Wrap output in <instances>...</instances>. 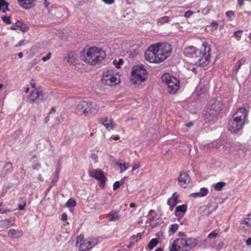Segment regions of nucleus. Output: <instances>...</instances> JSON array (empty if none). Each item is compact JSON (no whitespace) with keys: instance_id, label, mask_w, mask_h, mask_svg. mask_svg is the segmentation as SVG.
I'll return each instance as SVG.
<instances>
[{"instance_id":"4468645a","label":"nucleus","mask_w":251,"mask_h":251,"mask_svg":"<svg viewBox=\"0 0 251 251\" xmlns=\"http://www.w3.org/2000/svg\"><path fill=\"white\" fill-rule=\"evenodd\" d=\"M178 181L181 186L186 188L185 185L190 182V177L187 173L181 172L178 178Z\"/></svg>"},{"instance_id":"b1692460","label":"nucleus","mask_w":251,"mask_h":251,"mask_svg":"<svg viewBox=\"0 0 251 251\" xmlns=\"http://www.w3.org/2000/svg\"><path fill=\"white\" fill-rule=\"evenodd\" d=\"M189 250L195 247L198 244V240L195 238H188L186 239Z\"/></svg>"},{"instance_id":"a211bd4d","label":"nucleus","mask_w":251,"mask_h":251,"mask_svg":"<svg viewBox=\"0 0 251 251\" xmlns=\"http://www.w3.org/2000/svg\"><path fill=\"white\" fill-rule=\"evenodd\" d=\"M15 218H10L8 219L0 221V226L3 228H7L15 224Z\"/></svg>"},{"instance_id":"a19ab883","label":"nucleus","mask_w":251,"mask_h":251,"mask_svg":"<svg viewBox=\"0 0 251 251\" xmlns=\"http://www.w3.org/2000/svg\"><path fill=\"white\" fill-rule=\"evenodd\" d=\"M218 236V233L215 232L214 231L210 232L208 235V238L210 239H215Z\"/></svg>"},{"instance_id":"0e129e2a","label":"nucleus","mask_w":251,"mask_h":251,"mask_svg":"<svg viewBox=\"0 0 251 251\" xmlns=\"http://www.w3.org/2000/svg\"><path fill=\"white\" fill-rule=\"evenodd\" d=\"M18 55L19 56V58H21L23 57V54L22 52H20L18 53Z\"/></svg>"},{"instance_id":"13d9d810","label":"nucleus","mask_w":251,"mask_h":251,"mask_svg":"<svg viewBox=\"0 0 251 251\" xmlns=\"http://www.w3.org/2000/svg\"><path fill=\"white\" fill-rule=\"evenodd\" d=\"M91 156V158L93 159H96L98 158V155L95 153L92 154Z\"/></svg>"},{"instance_id":"c9c22d12","label":"nucleus","mask_w":251,"mask_h":251,"mask_svg":"<svg viewBox=\"0 0 251 251\" xmlns=\"http://www.w3.org/2000/svg\"><path fill=\"white\" fill-rule=\"evenodd\" d=\"M178 226L176 224H173L171 226L170 228V231L172 233H175L178 229Z\"/></svg>"},{"instance_id":"aec40b11","label":"nucleus","mask_w":251,"mask_h":251,"mask_svg":"<svg viewBox=\"0 0 251 251\" xmlns=\"http://www.w3.org/2000/svg\"><path fill=\"white\" fill-rule=\"evenodd\" d=\"M208 192L209 191L208 189L205 187H202L200 189L199 192L192 193L190 195V197L193 198L203 197L207 195Z\"/></svg>"},{"instance_id":"ea45409f","label":"nucleus","mask_w":251,"mask_h":251,"mask_svg":"<svg viewBox=\"0 0 251 251\" xmlns=\"http://www.w3.org/2000/svg\"><path fill=\"white\" fill-rule=\"evenodd\" d=\"M113 63L117 68H120L121 65L123 63V59H120L117 62H116V60H114Z\"/></svg>"},{"instance_id":"de8ad7c7","label":"nucleus","mask_w":251,"mask_h":251,"mask_svg":"<svg viewBox=\"0 0 251 251\" xmlns=\"http://www.w3.org/2000/svg\"><path fill=\"white\" fill-rule=\"evenodd\" d=\"M141 167V165L139 163L134 164L132 166V171H134Z\"/></svg>"},{"instance_id":"412c9836","label":"nucleus","mask_w":251,"mask_h":251,"mask_svg":"<svg viewBox=\"0 0 251 251\" xmlns=\"http://www.w3.org/2000/svg\"><path fill=\"white\" fill-rule=\"evenodd\" d=\"M8 235L13 238H20L22 236L23 233L21 230L10 229L8 231Z\"/></svg>"},{"instance_id":"c756f323","label":"nucleus","mask_w":251,"mask_h":251,"mask_svg":"<svg viewBox=\"0 0 251 251\" xmlns=\"http://www.w3.org/2000/svg\"><path fill=\"white\" fill-rule=\"evenodd\" d=\"M187 210V206L185 204L177 206L176 208V212L185 213Z\"/></svg>"},{"instance_id":"69168bd1","label":"nucleus","mask_w":251,"mask_h":251,"mask_svg":"<svg viewBox=\"0 0 251 251\" xmlns=\"http://www.w3.org/2000/svg\"><path fill=\"white\" fill-rule=\"evenodd\" d=\"M130 207L131 208H134V207H135V204L134 203H131L130 204Z\"/></svg>"},{"instance_id":"864d4df0","label":"nucleus","mask_w":251,"mask_h":251,"mask_svg":"<svg viewBox=\"0 0 251 251\" xmlns=\"http://www.w3.org/2000/svg\"><path fill=\"white\" fill-rule=\"evenodd\" d=\"M210 8H204L202 10V12L204 14H207L209 12Z\"/></svg>"},{"instance_id":"bf43d9fd","label":"nucleus","mask_w":251,"mask_h":251,"mask_svg":"<svg viewBox=\"0 0 251 251\" xmlns=\"http://www.w3.org/2000/svg\"><path fill=\"white\" fill-rule=\"evenodd\" d=\"M193 125V123L192 122H190L189 123H188L187 124H186V126L188 127L192 126Z\"/></svg>"},{"instance_id":"f03ea898","label":"nucleus","mask_w":251,"mask_h":251,"mask_svg":"<svg viewBox=\"0 0 251 251\" xmlns=\"http://www.w3.org/2000/svg\"><path fill=\"white\" fill-rule=\"evenodd\" d=\"M211 49L207 42L202 44V49L198 50L196 47L191 46L185 49V53L190 55L194 59L195 63L200 66H207L210 58Z\"/></svg>"},{"instance_id":"f8f14e48","label":"nucleus","mask_w":251,"mask_h":251,"mask_svg":"<svg viewBox=\"0 0 251 251\" xmlns=\"http://www.w3.org/2000/svg\"><path fill=\"white\" fill-rule=\"evenodd\" d=\"M224 107V103L222 99L221 98H217L211 102L210 109L217 115L218 113L222 110Z\"/></svg>"},{"instance_id":"a878e982","label":"nucleus","mask_w":251,"mask_h":251,"mask_svg":"<svg viewBox=\"0 0 251 251\" xmlns=\"http://www.w3.org/2000/svg\"><path fill=\"white\" fill-rule=\"evenodd\" d=\"M109 219L110 222L117 221L119 219V216L118 213L114 210H112L109 214Z\"/></svg>"},{"instance_id":"7ed1b4c3","label":"nucleus","mask_w":251,"mask_h":251,"mask_svg":"<svg viewBox=\"0 0 251 251\" xmlns=\"http://www.w3.org/2000/svg\"><path fill=\"white\" fill-rule=\"evenodd\" d=\"M106 56L105 52L100 48H89L86 53L80 56V59L86 63L95 65L101 62Z\"/></svg>"},{"instance_id":"37998d69","label":"nucleus","mask_w":251,"mask_h":251,"mask_svg":"<svg viewBox=\"0 0 251 251\" xmlns=\"http://www.w3.org/2000/svg\"><path fill=\"white\" fill-rule=\"evenodd\" d=\"M120 186V182L118 181H117L114 182L113 185V190H117Z\"/></svg>"},{"instance_id":"3c124183","label":"nucleus","mask_w":251,"mask_h":251,"mask_svg":"<svg viewBox=\"0 0 251 251\" xmlns=\"http://www.w3.org/2000/svg\"><path fill=\"white\" fill-rule=\"evenodd\" d=\"M105 3L108 4H113L114 2V0H102Z\"/></svg>"},{"instance_id":"20e7f679","label":"nucleus","mask_w":251,"mask_h":251,"mask_svg":"<svg viewBox=\"0 0 251 251\" xmlns=\"http://www.w3.org/2000/svg\"><path fill=\"white\" fill-rule=\"evenodd\" d=\"M248 112L245 108H239L233 118L228 122V130L231 133H236L241 129L244 125L246 119L247 118Z\"/></svg>"},{"instance_id":"6ab92c4d","label":"nucleus","mask_w":251,"mask_h":251,"mask_svg":"<svg viewBox=\"0 0 251 251\" xmlns=\"http://www.w3.org/2000/svg\"><path fill=\"white\" fill-rule=\"evenodd\" d=\"M99 122L108 130H112L115 127L114 125L112 124L113 121L111 119L101 118L99 120Z\"/></svg>"},{"instance_id":"dca6fc26","label":"nucleus","mask_w":251,"mask_h":251,"mask_svg":"<svg viewBox=\"0 0 251 251\" xmlns=\"http://www.w3.org/2000/svg\"><path fill=\"white\" fill-rule=\"evenodd\" d=\"M177 245V248L179 251H188L189 248H188V245L186 239L179 238L175 240Z\"/></svg>"},{"instance_id":"72a5a7b5","label":"nucleus","mask_w":251,"mask_h":251,"mask_svg":"<svg viewBox=\"0 0 251 251\" xmlns=\"http://www.w3.org/2000/svg\"><path fill=\"white\" fill-rule=\"evenodd\" d=\"M243 31L242 30H239L235 31L233 34V36L237 40H239L241 37V35Z\"/></svg>"},{"instance_id":"09e8293b","label":"nucleus","mask_w":251,"mask_h":251,"mask_svg":"<svg viewBox=\"0 0 251 251\" xmlns=\"http://www.w3.org/2000/svg\"><path fill=\"white\" fill-rule=\"evenodd\" d=\"M226 16L228 18H231L234 15V13L232 11H228L226 13Z\"/></svg>"},{"instance_id":"e2e57ef3","label":"nucleus","mask_w":251,"mask_h":251,"mask_svg":"<svg viewBox=\"0 0 251 251\" xmlns=\"http://www.w3.org/2000/svg\"><path fill=\"white\" fill-rule=\"evenodd\" d=\"M44 3H45V4L46 8H48V5L49 4V3L48 2L47 0H44Z\"/></svg>"},{"instance_id":"5fc2aeb1","label":"nucleus","mask_w":251,"mask_h":251,"mask_svg":"<svg viewBox=\"0 0 251 251\" xmlns=\"http://www.w3.org/2000/svg\"><path fill=\"white\" fill-rule=\"evenodd\" d=\"M34 81V79H32L31 80V82H30V85H31L32 87L33 88H34V89H36L35 88L36 85Z\"/></svg>"},{"instance_id":"423d86ee","label":"nucleus","mask_w":251,"mask_h":251,"mask_svg":"<svg viewBox=\"0 0 251 251\" xmlns=\"http://www.w3.org/2000/svg\"><path fill=\"white\" fill-rule=\"evenodd\" d=\"M147 78V70L142 65L135 66L132 68L130 80L134 84H139Z\"/></svg>"},{"instance_id":"8fccbe9b","label":"nucleus","mask_w":251,"mask_h":251,"mask_svg":"<svg viewBox=\"0 0 251 251\" xmlns=\"http://www.w3.org/2000/svg\"><path fill=\"white\" fill-rule=\"evenodd\" d=\"M67 220V215L66 213H63L61 215V220L65 221Z\"/></svg>"},{"instance_id":"5701e85b","label":"nucleus","mask_w":251,"mask_h":251,"mask_svg":"<svg viewBox=\"0 0 251 251\" xmlns=\"http://www.w3.org/2000/svg\"><path fill=\"white\" fill-rule=\"evenodd\" d=\"M12 171V165L10 162L7 163L3 167L2 172L1 176L3 177L6 175L10 174Z\"/></svg>"},{"instance_id":"58836bf2","label":"nucleus","mask_w":251,"mask_h":251,"mask_svg":"<svg viewBox=\"0 0 251 251\" xmlns=\"http://www.w3.org/2000/svg\"><path fill=\"white\" fill-rule=\"evenodd\" d=\"M169 251H179L177 248V245H176V242L175 240L170 249Z\"/></svg>"},{"instance_id":"774afa93","label":"nucleus","mask_w":251,"mask_h":251,"mask_svg":"<svg viewBox=\"0 0 251 251\" xmlns=\"http://www.w3.org/2000/svg\"><path fill=\"white\" fill-rule=\"evenodd\" d=\"M248 95L251 97V88L250 89V90L249 91L248 93Z\"/></svg>"},{"instance_id":"f704fd0d","label":"nucleus","mask_w":251,"mask_h":251,"mask_svg":"<svg viewBox=\"0 0 251 251\" xmlns=\"http://www.w3.org/2000/svg\"><path fill=\"white\" fill-rule=\"evenodd\" d=\"M178 195L176 192L174 193L171 198L173 201L174 205H176L178 203Z\"/></svg>"},{"instance_id":"338daca9","label":"nucleus","mask_w":251,"mask_h":251,"mask_svg":"<svg viewBox=\"0 0 251 251\" xmlns=\"http://www.w3.org/2000/svg\"><path fill=\"white\" fill-rule=\"evenodd\" d=\"M163 251V250H162V248H158L156 249L155 250V251Z\"/></svg>"},{"instance_id":"a18cd8bd","label":"nucleus","mask_w":251,"mask_h":251,"mask_svg":"<svg viewBox=\"0 0 251 251\" xmlns=\"http://www.w3.org/2000/svg\"><path fill=\"white\" fill-rule=\"evenodd\" d=\"M23 45H25V40H21L14 46V47L17 48L18 47H20L21 46H23Z\"/></svg>"},{"instance_id":"4c0bfd02","label":"nucleus","mask_w":251,"mask_h":251,"mask_svg":"<svg viewBox=\"0 0 251 251\" xmlns=\"http://www.w3.org/2000/svg\"><path fill=\"white\" fill-rule=\"evenodd\" d=\"M244 222L246 225L251 226V213L248 214V217L245 219Z\"/></svg>"},{"instance_id":"c85d7f7f","label":"nucleus","mask_w":251,"mask_h":251,"mask_svg":"<svg viewBox=\"0 0 251 251\" xmlns=\"http://www.w3.org/2000/svg\"><path fill=\"white\" fill-rule=\"evenodd\" d=\"M158 243V239L156 238H153L150 241L148 244V247L150 250H151L157 245Z\"/></svg>"},{"instance_id":"6e6d98bb","label":"nucleus","mask_w":251,"mask_h":251,"mask_svg":"<svg viewBox=\"0 0 251 251\" xmlns=\"http://www.w3.org/2000/svg\"><path fill=\"white\" fill-rule=\"evenodd\" d=\"M167 204L169 205H173V201L172 200V199L170 198H169L168 200V201H167Z\"/></svg>"},{"instance_id":"79ce46f5","label":"nucleus","mask_w":251,"mask_h":251,"mask_svg":"<svg viewBox=\"0 0 251 251\" xmlns=\"http://www.w3.org/2000/svg\"><path fill=\"white\" fill-rule=\"evenodd\" d=\"M2 20L7 24H10L11 23L10 17L3 16L2 17Z\"/></svg>"},{"instance_id":"e433bc0d","label":"nucleus","mask_w":251,"mask_h":251,"mask_svg":"<svg viewBox=\"0 0 251 251\" xmlns=\"http://www.w3.org/2000/svg\"><path fill=\"white\" fill-rule=\"evenodd\" d=\"M131 238L133 240H135L136 242H138L142 238V233H138L136 235H133L131 237Z\"/></svg>"},{"instance_id":"cd10ccee","label":"nucleus","mask_w":251,"mask_h":251,"mask_svg":"<svg viewBox=\"0 0 251 251\" xmlns=\"http://www.w3.org/2000/svg\"><path fill=\"white\" fill-rule=\"evenodd\" d=\"M226 185V183L224 182H219L213 185L215 191H221Z\"/></svg>"},{"instance_id":"9b49d317","label":"nucleus","mask_w":251,"mask_h":251,"mask_svg":"<svg viewBox=\"0 0 251 251\" xmlns=\"http://www.w3.org/2000/svg\"><path fill=\"white\" fill-rule=\"evenodd\" d=\"M38 100L41 102L44 101L43 93L40 89H35L31 92L27 98V101L30 103H33Z\"/></svg>"},{"instance_id":"1a4fd4ad","label":"nucleus","mask_w":251,"mask_h":251,"mask_svg":"<svg viewBox=\"0 0 251 251\" xmlns=\"http://www.w3.org/2000/svg\"><path fill=\"white\" fill-rule=\"evenodd\" d=\"M76 245L78 247L79 251H86L92 249L96 244L93 241L84 240L83 236L79 235L77 237Z\"/></svg>"},{"instance_id":"f257e3e1","label":"nucleus","mask_w":251,"mask_h":251,"mask_svg":"<svg viewBox=\"0 0 251 251\" xmlns=\"http://www.w3.org/2000/svg\"><path fill=\"white\" fill-rule=\"evenodd\" d=\"M171 44L163 42L150 46L145 52L146 60L150 62L159 63L164 61L171 55Z\"/></svg>"},{"instance_id":"603ef678","label":"nucleus","mask_w":251,"mask_h":251,"mask_svg":"<svg viewBox=\"0 0 251 251\" xmlns=\"http://www.w3.org/2000/svg\"><path fill=\"white\" fill-rule=\"evenodd\" d=\"M25 205H26L25 202L23 204H19L18 205V209L20 210H23L25 209Z\"/></svg>"},{"instance_id":"2eb2a0df","label":"nucleus","mask_w":251,"mask_h":251,"mask_svg":"<svg viewBox=\"0 0 251 251\" xmlns=\"http://www.w3.org/2000/svg\"><path fill=\"white\" fill-rule=\"evenodd\" d=\"M217 115L215 112L212 111L210 109H208L203 115L205 120L207 122H214L217 119Z\"/></svg>"},{"instance_id":"4be33fe9","label":"nucleus","mask_w":251,"mask_h":251,"mask_svg":"<svg viewBox=\"0 0 251 251\" xmlns=\"http://www.w3.org/2000/svg\"><path fill=\"white\" fill-rule=\"evenodd\" d=\"M67 58L68 62L71 65H75L76 64V54L75 52H70Z\"/></svg>"},{"instance_id":"393cba45","label":"nucleus","mask_w":251,"mask_h":251,"mask_svg":"<svg viewBox=\"0 0 251 251\" xmlns=\"http://www.w3.org/2000/svg\"><path fill=\"white\" fill-rule=\"evenodd\" d=\"M9 3L5 0H0V10L2 9L3 13L9 11Z\"/></svg>"},{"instance_id":"0eeeda50","label":"nucleus","mask_w":251,"mask_h":251,"mask_svg":"<svg viewBox=\"0 0 251 251\" xmlns=\"http://www.w3.org/2000/svg\"><path fill=\"white\" fill-rule=\"evenodd\" d=\"M161 79L162 82L168 86V91L169 93L175 94L179 88V80L168 74H164Z\"/></svg>"},{"instance_id":"680f3d73","label":"nucleus","mask_w":251,"mask_h":251,"mask_svg":"<svg viewBox=\"0 0 251 251\" xmlns=\"http://www.w3.org/2000/svg\"><path fill=\"white\" fill-rule=\"evenodd\" d=\"M211 25L213 26H218L217 22L216 21H213L212 22Z\"/></svg>"},{"instance_id":"c03bdc74","label":"nucleus","mask_w":251,"mask_h":251,"mask_svg":"<svg viewBox=\"0 0 251 251\" xmlns=\"http://www.w3.org/2000/svg\"><path fill=\"white\" fill-rule=\"evenodd\" d=\"M193 14V12H192L191 10H188L185 12L184 14V17L186 18H188L190 17L191 16H192Z\"/></svg>"},{"instance_id":"6e6552de","label":"nucleus","mask_w":251,"mask_h":251,"mask_svg":"<svg viewBox=\"0 0 251 251\" xmlns=\"http://www.w3.org/2000/svg\"><path fill=\"white\" fill-rule=\"evenodd\" d=\"M102 82L107 85L115 86L120 82L119 76H116L112 70L103 72L101 78Z\"/></svg>"},{"instance_id":"473e14b6","label":"nucleus","mask_w":251,"mask_h":251,"mask_svg":"<svg viewBox=\"0 0 251 251\" xmlns=\"http://www.w3.org/2000/svg\"><path fill=\"white\" fill-rule=\"evenodd\" d=\"M65 205L68 207H74L76 205V202L74 199H71L67 201Z\"/></svg>"},{"instance_id":"4d7b16f0","label":"nucleus","mask_w":251,"mask_h":251,"mask_svg":"<svg viewBox=\"0 0 251 251\" xmlns=\"http://www.w3.org/2000/svg\"><path fill=\"white\" fill-rule=\"evenodd\" d=\"M246 244L248 245V246H251V238H248L246 241Z\"/></svg>"},{"instance_id":"39448f33","label":"nucleus","mask_w":251,"mask_h":251,"mask_svg":"<svg viewBox=\"0 0 251 251\" xmlns=\"http://www.w3.org/2000/svg\"><path fill=\"white\" fill-rule=\"evenodd\" d=\"M99 110V106L95 102L82 101L78 103L75 108V113L78 115L87 116L89 113L95 114Z\"/></svg>"},{"instance_id":"2f4dec72","label":"nucleus","mask_w":251,"mask_h":251,"mask_svg":"<svg viewBox=\"0 0 251 251\" xmlns=\"http://www.w3.org/2000/svg\"><path fill=\"white\" fill-rule=\"evenodd\" d=\"M245 63V60L244 59L239 60L237 62V68L235 69H234V72H235V73L236 74L238 73L239 70L240 69L242 65H244Z\"/></svg>"},{"instance_id":"bb28decb","label":"nucleus","mask_w":251,"mask_h":251,"mask_svg":"<svg viewBox=\"0 0 251 251\" xmlns=\"http://www.w3.org/2000/svg\"><path fill=\"white\" fill-rule=\"evenodd\" d=\"M116 164L120 167L121 173H123L126 170H127L129 167V164L128 163H116Z\"/></svg>"},{"instance_id":"9d476101","label":"nucleus","mask_w":251,"mask_h":251,"mask_svg":"<svg viewBox=\"0 0 251 251\" xmlns=\"http://www.w3.org/2000/svg\"><path fill=\"white\" fill-rule=\"evenodd\" d=\"M89 175L90 176L100 181V188H103L105 187L107 178L101 170L99 169L90 170Z\"/></svg>"},{"instance_id":"052dcab7","label":"nucleus","mask_w":251,"mask_h":251,"mask_svg":"<svg viewBox=\"0 0 251 251\" xmlns=\"http://www.w3.org/2000/svg\"><path fill=\"white\" fill-rule=\"evenodd\" d=\"M239 5L240 6H242L244 4V0H237Z\"/></svg>"},{"instance_id":"49530a36","label":"nucleus","mask_w":251,"mask_h":251,"mask_svg":"<svg viewBox=\"0 0 251 251\" xmlns=\"http://www.w3.org/2000/svg\"><path fill=\"white\" fill-rule=\"evenodd\" d=\"M51 54L50 52H49L46 56L42 57V61H43L44 62H45V61H47L48 60H49L50 58Z\"/></svg>"},{"instance_id":"7c9ffc66","label":"nucleus","mask_w":251,"mask_h":251,"mask_svg":"<svg viewBox=\"0 0 251 251\" xmlns=\"http://www.w3.org/2000/svg\"><path fill=\"white\" fill-rule=\"evenodd\" d=\"M169 20L170 18L169 17L165 16L158 19L157 20V23H159L160 25H163L168 23Z\"/></svg>"},{"instance_id":"ddd939ff","label":"nucleus","mask_w":251,"mask_h":251,"mask_svg":"<svg viewBox=\"0 0 251 251\" xmlns=\"http://www.w3.org/2000/svg\"><path fill=\"white\" fill-rule=\"evenodd\" d=\"M19 5L25 9L33 8L36 5V0H17Z\"/></svg>"},{"instance_id":"f3484780","label":"nucleus","mask_w":251,"mask_h":251,"mask_svg":"<svg viewBox=\"0 0 251 251\" xmlns=\"http://www.w3.org/2000/svg\"><path fill=\"white\" fill-rule=\"evenodd\" d=\"M10 28L12 30L18 29L23 32H25L28 30V28L22 21H18L11 26Z\"/></svg>"}]
</instances>
